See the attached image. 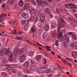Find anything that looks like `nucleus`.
<instances>
[{
    "label": "nucleus",
    "mask_w": 77,
    "mask_h": 77,
    "mask_svg": "<svg viewBox=\"0 0 77 77\" xmlns=\"http://www.w3.org/2000/svg\"><path fill=\"white\" fill-rule=\"evenodd\" d=\"M40 19L39 20V27L40 29H42L43 27L42 24V23H43L44 21L45 20V15L44 14H41L39 16Z\"/></svg>",
    "instance_id": "obj_1"
},
{
    "label": "nucleus",
    "mask_w": 77,
    "mask_h": 77,
    "mask_svg": "<svg viewBox=\"0 0 77 77\" xmlns=\"http://www.w3.org/2000/svg\"><path fill=\"white\" fill-rule=\"evenodd\" d=\"M6 55H8L9 58L8 59V60L10 62H13V54L12 53V51L9 50H8L5 54Z\"/></svg>",
    "instance_id": "obj_2"
},
{
    "label": "nucleus",
    "mask_w": 77,
    "mask_h": 77,
    "mask_svg": "<svg viewBox=\"0 0 77 77\" xmlns=\"http://www.w3.org/2000/svg\"><path fill=\"white\" fill-rule=\"evenodd\" d=\"M57 21L58 26H60L61 27H63L65 26L64 23H65V21H64L61 17H60V19L58 20Z\"/></svg>",
    "instance_id": "obj_3"
},
{
    "label": "nucleus",
    "mask_w": 77,
    "mask_h": 77,
    "mask_svg": "<svg viewBox=\"0 0 77 77\" xmlns=\"http://www.w3.org/2000/svg\"><path fill=\"white\" fill-rule=\"evenodd\" d=\"M15 50H16L14 52V53L15 56H17V54L20 55L22 54L24 51V50L23 49H21L20 51H19L18 50V49L17 48H16Z\"/></svg>",
    "instance_id": "obj_4"
},
{
    "label": "nucleus",
    "mask_w": 77,
    "mask_h": 77,
    "mask_svg": "<svg viewBox=\"0 0 77 77\" xmlns=\"http://www.w3.org/2000/svg\"><path fill=\"white\" fill-rule=\"evenodd\" d=\"M58 39L59 42H62L63 41V35H62V32H60L59 34Z\"/></svg>",
    "instance_id": "obj_5"
},
{
    "label": "nucleus",
    "mask_w": 77,
    "mask_h": 77,
    "mask_svg": "<svg viewBox=\"0 0 77 77\" xmlns=\"http://www.w3.org/2000/svg\"><path fill=\"white\" fill-rule=\"evenodd\" d=\"M48 68L47 67H40L39 68V73H40V74H42V71H44V70H46V69H48Z\"/></svg>",
    "instance_id": "obj_6"
},
{
    "label": "nucleus",
    "mask_w": 77,
    "mask_h": 77,
    "mask_svg": "<svg viewBox=\"0 0 77 77\" xmlns=\"http://www.w3.org/2000/svg\"><path fill=\"white\" fill-rule=\"evenodd\" d=\"M21 17H25V18L27 19L29 17V14H26V12H23V13L21 14Z\"/></svg>",
    "instance_id": "obj_7"
},
{
    "label": "nucleus",
    "mask_w": 77,
    "mask_h": 77,
    "mask_svg": "<svg viewBox=\"0 0 77 77\" xmlns=\"http://www.w3.org/2000/svg\"><path fill=\"white\" fill-rule=\"evenodd\" d=\"M6 66H8L6 67L5 69V70L7 71H11L12 69V67L9 66H10V65L7 64H6Z\"/></svg>",
    "instance_id": "obj_8"
},
{
    "label": "nucleus",
    "mask_w": 77,
    "mask_h": 77,
    "mask_svg": "<svg viewBox=\"0 0 77 77\" xmlns=\"http://www.w3.org/2000/svg\"><path fill=\"white\" fill-rule=\"evenodd\" d=\"M57 31L56 30L53 31L52 33V38H55L56 36V34H57Z\"/></svg>",
    "instance_id": "obj_9"
},
{
    "label": "nucleus",
    "mask_w": 77,
    "mask_h": 77,
    "mask_svg": "<svg viewBox=\"0 0 77 77\" xmlns=\"http://www.w3.org/2000/svg\"><path fill=\"white\" fill-rule=\"evenodd\" d=\"M44 28L45 31L47 32V31H48V30H49V29H50V26L48 24H46Z\"/></svg>",
    "instance_id": "obj_10"
},
{
    "label": "nucleus",
    "mask_w": 77,
    "mask_h": 77,
    "mask_svg": "<svg viewBox=\"0 0 77 77\" xmlns=\"http://www.w3.org/2000/svg\"><path fill=\"white\" fill-rule=\"evenodd\" d=\"M77 52L76 51H73L72 52V55L73 58H76L77 56Z\"/></svg>",
    "instance_id": "obj_11"
},
{
    "label": "nucleus",
    "mask_w": 77,
    "mask_h": 77,
    "mask_svg": "<svg viewBox=\"0 0 77 77\" xmlns=\"http://www.w3.org/2000/svg\"><path fill=\"white\" fill-rule=\"evenodd\" d=\"M36 27H35V26L34 25L31 28V32L32 33H33L34 32H36Z\"/></svg>",
    "instance_id": "obj_12"
},
{
    "label": "nucleus",
    "mask_w": 77,
    "mask_h": 77,
    "mask_svg": "<svg viewBox=\"0 0 77 77\" xmlns=\"http://www.w3.org/2000/svg\"><path fill=\"white\" fill-rule=\"evenodd\" d=\"M6 16H7V14L5 13H3L1 16H0V19L1 20H5V18H3V17H6Z\"/></svg>",
    "instance_id": "obj_13"
},
{
    "label": "nucleus",
    "mask_w": 77,
    "mask_h": 77,
    "mask_svg": "<svg viewBox=\"0 0 77 77\" xmlns=\"http://www.w3.org/2000/svg\"><path fill=\"white\" fill-rule=\"evenodd\" d=\"M68 20H69V21H70L75 23V19L73 17H68Z\"/></svg>",
    "instance_id": "obj_14"
},
{
    "label": "nucleus",
    "mask_w": 77,
    "mask_h": 77,
    "mask_svg": "<svg viewBox=\"0 0 77 77\" xmlns=\"http://www.w3.org/2000/svg\"><path fill=\"white\" fill-rule=\"evenodd\" d=\"M29 62L27 61L25 62L23 64V66L25 68H27L29 67Z\"/></svg>",
    "instance_id": "obj_15"
},
{
    "label": "nucleus",
    "mask_w": 77,
    "mask_h": 77,
    "mask_svg": "<svg viewBox=\"0 0 77 77\" xmlns=\"http://www.w3.org/2000/svg\"><path fill=\"white\" fill-rule=\"evenodd\" d=\"M45 11L49 15H50L51 14V11H50V10L49 9V8H45Z\"/></svg>",
    "instance_id": "obj_16"
},
{
    "label": "nucleus",
    "mask_w": 77,
    "mask_h": 77,
    "mask_svg": "<svg viewBox=\"0 0 77 77\" xmlns=\"http://www.w3.org/2000/svg\"><path fill=\"white\" fill-rule=\"evenodd\" d=\"M30 6V4L29 3H26V4L24 7V9H27L28 8H29V7Z\"/></svg>",
    "instance_id": "obj_17"
},
{
    "label": "nucleus",
    "mask_w": 77,
    "mask_h": 77,
    "mask_svg": "<svg viewBox=\"0 0 77 77\" xmlns=\"http://www.w3.org/2000/svg\"><path fill=\"white\" fill-rule=\"evenodd\" d=\"M19 5L20 6H23V5H24V2H23V1L22 0H20L19 1Z\"/></svg>",
    "instance_id": "obj_18"
},
{
    "label": "nucleus",
    "mask_w": 77,
    "mask_h": 77,
    "mask_svg": "<svg viewBox=\"0 0 77 77\" xmlns=\"http://www.w3.org/2000/svg\"><path fill=\"white\" fill-rule=\"evenodd\" d=\"M34 54V51H31L28 54V56L30 57H32Z\"/></svg>",
    "instance_id": "obj_19"
},
{
    "label": "nucleus",
    "mask_w": 77,
    "mask_h": 77,
    "mask_svg": "<svg viewBox=\"0 0 77 77\" xmlns=\"http://www.w3.org/2000/svg\"><path fill=\"white\" fill-rule=\"evenodd\" d=\"M38 67L36 66H31V69L34 70H36Z\"/></svg>",
    "instance_id": "obj_20"
},
{
    "label": "nucleus",
    "mask_w": 77,
    "mask_h": 77,
    "mask_svg": "<svg viewBox=\"0 0 77 77\" xmlns=\"http://www.w3.org/2000/svg\"><path fill=\"white\" fill-rule=\"evenodd\" d=\"M5 55V53L3 52V51L2 50L0 51V56H3Z\"/></svg>",
    "instance_id": "obj_21"
},
{
    "label": "nucleus",
    "mask_w": 77,
    "mask_h": 77,
    "mask_svg": "<svg viewBox=\"0 0 77 77\" xmlns=\"http://www.w3.org/2000/svg\"><path fill=\"white\" fill-rule=\"evenodd\" d=\"M16 30H17V29L15 28L14 29H13V31L14 32L12 31H11V32H12V33L13 34H14V35H17V31H16Z\"/></svg>",
    "instance_id": "obj_22"
},
{
    "label": "nucleus",
    "mask_w": 77,
    "mask_h": 77,
    "mask_svg": "<svg viewBox=\"0 0 77 77\" xmlns=\"http://www.w3.org/2000/svg\"><path fill=\"white\" fill-rule=\"evenodd\" d=\"M70 8H72V9H75V8H76V7H75V5L72 4H70Z\"/></svg>",
    "instance_id": "obj_23"
},
{
    "label": "nucleus",
    "mask_w": 77,
    "mask_h": 77,
    "mask_svg": "<svg viewBox=\"0 0 77 77\" xmlns=\"http://www.w3.org/2000/svg\"><path fill=\"white\" fill-rule=\"evenodd\" d=\"M77 44L75 42H74L71 45V47L72 48L74 47L77 45Z\"/></svg>",
    "instance_id": "obj_24"
},
{
    "label": "nucleus",
    "mask_w": 77,
    "mask_h": 77,
    "mask_svg": "<svg viewBox=\"0 0 77 77\" xmlns=\"http://www.w3.org/2000/svg\"><path fill=\"white\" fill-rule=\"evenodd\" d=\"M2 75L3 77H7V74H6V73L5 72H2Z\"/></svg>",
    "instance_id": "obj_25"
},
{
    "label": "nucleus",
    "mask_w": 77,
    "mask_h": 77,
    "mask_svg": "<svg viewBox=\"0 0 77 77\" xmlns=\"http://www.w3.org/2000/svg\"><path fill=\"white\" fill-rule=\"evenodd\" d=\"M13 3H14V2H12L11 0H9L8 2V5H9L12 4Z\"/></svg>",
    "instance_id": "obj_26"
},
{
    "label": "nucleus",
    "mask_w": 77,
    "mask_h": 77,
    "mask_svg": "<svg viewBox=\"0 0 77 77\" xmlns=\"http://www.w3.org/2000/svg\"><path fill=\"white\" fill-rule=\"evenodd\" d=\"M63 45L64 47H66L68 46V44H67V43H66V42H64L63 43Z\"/></svg>",
    "instance_id": "obj_27"
},
{
    "label": "nucleus",
    "mask_w": 77,
    "mask_h": 77,
    "mask_svg": "<svg viewBox=\"0 0 77 77\" xmlns=\"http://www.w3.org/2000/svg\"><path fill=\"white\" fill-rule=\"evenodd\" d=\"M25 59L24 58H21L20 57V62L23 63L24 62V60H25Z\"/></svg>",
    "instance_id": "obj_28"
},
{
    "label": "nucleus",
    "mask_w": 77,
    "mask_h": 77,
    "mask_svg": "<svg viewBox=\"0 0 77 77\" xmlns=\"http://www.w3.org/2000/svg\"><path fill=\"white\" fill-rule=\"evenodd\" d=\"M54 23H54V25H53L51 26V28L52 29H54L55 27H56V26H57L56 23L55 22H54Z\"/></svg>",
    "instance_id": "obj_29"
},
{
    "label": "nucleus",
    "mask_w": 77,
    "mask_h": 77,
    "mask_svg": "<svg viewBox=\"0 0 77 77\" xmlns=\"http://www.w3.org/2000/svg\"><path fill=\"white\" fill-rule=\"evenodd\" d=\"M43 3V0H41L39 1V5L40 6H42Z\"/></svg>",
    "instance_id": "obj_30"
},
{
    "label": "nucleus",
    "mask_w": 77,
    "mask_h": 77,
    "mask_svg": "<svg viewBox=\"0 0 77 77\" xmlns=\"http://www.w3.org/2000/svg\"><path fill=\"white\" fill-rule=\"evenodd\" d=\"M64 41H66L67 42H69V41H70V40L69 39V38H65L64 39Z\"/></svg>",
    "instance_id": "obj_31"
},
{
    "label": "nucleus",
    "mask_w": 77,
    "mask_h": 77,
    "mask_svg": "<svg viewBox=\"0 0 77 77\" xmlns=\"http://www.w3.org/2000/svg\"><path fill=\"white\" fill-rule=\"evenodd\" d=\"M46 33H47V32H44L42 36V38L44 39V38H46V35H47V34H46Z\"/></svg>",
    "instance_id": "obj_32"
},
{
    "label": "nucleus",
    "mask_w": 77,
    "mask_h": 77,
    "mask_svg": "<svg viewBox=\"0 0 77 77\" xmlns=\"http://www.w3.org/2000/svg\"><path fill=\"white\" fill-rule=\"evenodd\" d=\"M11 71L12 72H13L14 73H17V71H16V69H14L13 68V67L12 68V69H11Z\"/></svg>",
    "instance_id": "obj_33"
},
{
    "label": "nucleus",
    "mask_w": 77,
    "mask_h": 77,
    "mask_svg": "<svg viewBox=\"0 0 77 77\" xmlns=\"http://www.w3.org/2000/svg\"><path fill=\"white\" fill-rule=\"evenodd\" d=\"M31 2L33 5H36V2L34 0H32L31 1Z\"/></svg>",
    "instance_id": "obj_34"
},
{
    "label": "nucleus",
    "mask_w": 77,
    "mask_h": 77,
    "mask_svg": "<svg viewBox=\"0 0 77 77\" xmlns=\"http://www.w3.org/2000/svg\"><path fill=\"white\" fill-rule=\"evenodd\" d=\"M55 45L56 46H58L59 45V41L57 40H56V42H55Z\"/></svg>",
    "instance_id": "obj_35"
},
{
    "label": "nucleus",
    "mask_w": 77,
    "mask_h": 77,
    "mask_svg": "<svg viewBox=\"0 0 77 77\" xmlns=\"http://www.w3.org/2000/svg\"><path fill=\"white\" fill-rule=\"evenodd\" d=\"M20 23L22 24H24L26 23V21L24 20H22Z\"/></svg>",
    "instance_id": "obj_36"
},
{
    "label": "nucleus",
    "mask_w": 77,
    "mask_h": 77,
    "mask_svg": "<svg viewBox=\"0 0 77 77\" xmlns=\"http://www.w3.org/2000/svg\"><path fill=\"white\" fill-rule=\"evenodd\" d=\"M56 12L57 14H60V10L58 8L56 9Z\"/></svg>",
    "instance_id": "obj_37"
},
{
    "label": "nucleus",
    "mask_w": 77,
    "mask_h": 77,
    "mask_svg": "<svg viewBox=\"0 0 77 77\" xmlns=\"http://www.w3.org/2000/svg\"><path fill=\"white\" fill-rule=\"evenodd\" d=\"M21 58H23L24 59H26V55H22L20 57Z\"/></svg>",
    "instance_id": "obj_38"
},
{
    "label": "nucleus",
    "mask_w": 77,
    "mask_h": 77,
    "mask_svg": "<svg viewBox=\"0 0 77 77\" xmlns=\"http://www.w3.org/2000/svg\"><path fill=\"white\" fill-rule=\"evenodd\" d=\"M6 4L5 3L2 2V8H5V5Z\"/></svg>",
    "instance_id": "obj_39"
},
{
    "label": "nucleus",
    "mask_w": 77,
    "mask_h": 77,
    "mask_svg": "<svg viewBox=\"0 0 77 77\" xmlns=\"http://www.w3.org/2000/svg\"><path fill=\"white\" fill-rule=\"evenodd\" d=\"M34 20L35 22H36L37 21V20H38V18H37L36 17H34Z\"/></svg>",
    "instance_id": "obj_40"
},
{
    "label": "nucleus",
    "mask_w": 77,
    "mask_h": 77,
    "mask_svg": "<svg viewBox=\"0 0 77 77\" xmlns=\"http://www.w3.org/2000/svg\"><path fill=\"white\" fill-rule=\"evenodd\" d=\"M35 60L37 61H38L39 60V55H37L36 57L35 58Z\"/></svg>",
    "instance_id": "obj_41"
},
{
    "label": "nucleus",
    "mask_w": 77,
    "mask_h": 77,
    "mask_svg": "<svg viewBox=\"0 0 77 77\" xmlns=\"http://www.w3.org/2000/svg\"><path fill=\"white\" fill-rule=\"evenodd\" d=\"M43 4L44 5H48V3H47V2L46 1H44L43 2Z\"/></svg>",
    "instance_id": "obj_42"
},
{
    "label": "nucleus",
    "mask_w": 77,
    "mask_h": 77,
    "mask_svg": "<svg viewBox=\"0 0 77 77\" xmlns=\"http://www.w3.org/2000/svg\"><path fill=\"white\" fill-rule=\"evenodd\" d=\"M34 21V17H31L30 19L31 22H33Z\"/></svg>",
    "instance_id": "obj_43"
},
{
    "label": "nucleus",
    "mask_w": 77,
    "mask_h": 77,
    "mask_svg": "<svg viewBox=\"0 0 77 77\" xmlns=\"http://www.w3.org/2000/svg\"><path fill=\"white\" fill-rule=\"evenodd\" d=\"M31 12H36V9H31Z\"/></svg>",
    "instance_id": "obj_44"
},
{
    "label": "nucleus",
    "mask_w": 77,
    "mask_h": 77,
    "mask_svg": "<svg viewBox=\"0 0 77 77\" xmlns=\"http://www.w3.org/2000/svg\"><path fill=\"white\" fill-rule=\"evenodd\" d=\"M43 60L45 62V63H44L45 65L46 64V63H47V60H46V58H44Z\"/></svg>",
    "instance_id": "obj_45"
},
{
    "label": "nucleus",
    "mask_w": 77,
    "mask_h": 77,
    "mask_svg": "<svg viewBox=\"0 0 77 77\" xmlns=\"http://www.w3.org/2000/svg\"><path fill=\"white\" fill-rule=\"evenodd\" d=\"M45 72L48 73H50V70H46L45 71Z\"/></svg>",
    "instance_id": "obj_46"
},
{
    "label": "nucleus",
    "mask_w": 77,
    "mask_h": 77,
    "mask_svg": "<svg viewBox=\"0 0 77 77\" xmlns=\"http://www.w3.org/2000/svg\"><path fill=\"white\" fill-rule=\"evenodd\" d=\"M8 61L6 60H4L2 61V63H6V62H7Z\"/></svg>",
    "instance_id": "obj_47"
},
{
    "label": "nucleus",
    "mask_w": 77,
    "mask_h": 77,
    "mask_svg": "<svg viewBox=\"0 0 77 77\" xmlns=\"http://www.w3.org/2000/svg\"><path fill=\"white\" fill-rule=\"evenodd\" d=\"M65 6H67V7H68V6H70V4H65Z\"/></svg>",
    "instance_id": "obj_48"
},
{
    "label": "nucleus",
    "mask_w": 77,
    "mask_h": 77,
    "mask_svg": "<svg viewBox=\"0 0 77 77\" xmlns=\"http://www.w3.org/2000/svg\"><path fill=\"white\" fill-rule=\"evenodd\" d=\"M24 29L25 30H27L28 29V26H25Z\"/></svg>",
    "instance_id": "obj_49"
},
{
    "label": "nucleus",
    "mask_w": 77,
    "mask_h": 77,
    "mask_svg": "<svg viewBox=\"0 0 77 77\" xmlns=\"http://www.w3.org/2000/svg\"><path fill=\"white\" fill-rule=\"evenodd\" d=\"M34 45H35V46H36L37 47H39V43H37L36 45L34 44Z\"/></svg>",
    "instance_id": "obj_50"
},
{
    "label": "nucleus",
    "mask_w": 77,
    "mask_h": 77,
    "mask_svg": "<svg viewBox=\"0 0 77 77\" xmlns=\"http://www.w3.org/2000/svg\"><path fill=\"white\" fill-rule=\"evenodd\" d=\"M67 65H69V66H70V67H71V66H72V65H71V63H67Z\"/></svg>",
    "instance_id": "obj_51"
},
{
    "label": "nucleus",
    "mask_w": 77,
    "mask_h": 77,
    "mask_svg": "<svg viewBox=\"0 0 77 77\" xmlns=\"http://www.w3.org/2000/svg\"><path fill=\"white\" fill-rule=\"evenodd\" d=\"M31 63H32V64H34V63H35V62H34V61L32 60H31Z\"/></svg>",
    "instance_id": "obj_52"
},
{
    "label": "nucleus",
    "mask_w": 77,
    "mask_h": 77,
    "mask_svg": "<svg viewBox=\"0 0 77 77\" xmlns=\"http://www.w3.org/2000/svg\"><path fill=\"white\" fill-rule=\"evenodd\" d=\"M17 37H18V38H16V39H21V37H19L18 36H17Z\"/></svg>",
    "instance_id": "obj_53"
},
{
    "label": "nucleus",
    "mask_w": 77,
    "mask_h": 77,
    "mask_svg": "<svg viewBox=\"0 0 77 77\" xmlns=\"http://www.w3.org/2000/svg\"><path fill=\"white\" fill-rule=\"evenodd\" d=\"M74 16H75V17L76 18H77V14H75Z\"/></svg>",
    "instance_id": "obj_54"
},
{
    "label": "nucleus",
    "mask_w": 77,
    "mask_h": 77,
    "mask_svg": "<svg viewBox=\"0 0 77 77\" xmlns=\"http://www.w3.org/2000/svg\"><path fill=\"white\" fill-rule=\"evenodd\" d=\"M41 58H42V55H39V59H41Z\"/></svg>",
    "instance_id": "obj_55"
},
{
    "label": "nucleus",
    "mask_w": 77,
    "mask_h": 77,
    "mask_svg": "<svg viewBox=\"0 0 77 77\" xmlns=\"http://www.w3.org/2000/svg\"><path fill=\"white\" fill-rule=\"evenodd\" d=\"M27 41L28 42H29V44H32V42H30L29 40H27Z\"/></svg>",
    "instance_id": "obj_56"
},
{
    "label": "nucleus",
    "mask_w": 77,
    "mask_h": 77,
    "mask_svg": "<svg viewBox=\"0 0 77 77\" xmlns=\"http://www.w3.org/2000/svg\"><path fill=\"white\" fill-rule=\"evenodd\" d=\"M22 77H28V76L26 75H24L22 76Z\"/></svg>",
    "instance_id": "obj_57"
},
{
    "label": "nucleus",
    "mask_w": 77,
    "mask_h": 77,
    "mask_svg": "<svg viewBox=\"0 0 77 77\" xmlns=\"http://www.w3.org/2000/svg\"><path fill=\"white\" fill-rule=\"evenodd\" d=\"M46 50H48V51H52V50H51V49H50L48 48H46Z\"/></svg>",
    "instance_id": "obj_58"
},
{
    "label": "nucleus",
    "mask_w": 77,
    "mask_h": 77,
    "mask_svg": "<svg viewBox=\"0 0 77 77\" xmlns=\"http://www.w3.org/2000/svg\"><path fill=\"white\" fill-rule=\"evenodd\" d=\"M60 29L59 27H58L57 29L58 32H59V31H60Z\"/></svg>",
    "instance_id": "obj_59"
},
{
    "label": "nucleus",
    "mask_w": 77,
    "mask_h": 77,
    "mask_svg": "<svg viewBox=\"0 0 77 77\" xmlns=\"http://www.w3.org/2000/svg\"><path fill=\"white\" fill-rule=\"evenodd\" d=\"M72 33H73V32H69L68 34H69V35H72Z\"/></svg>",
    "instance_id": "obj_60"
},
{
    "label": "nucleus",
    "mask_w": 77,
    "mask_h": 77,
    "mask_svg": "<svg viewBox=\"0 0 77 77\" xmlns=\"http://www.w3.org/2000/svg\"><path fill=\"white\" fill-rule=\"evenodd\" d=\"M48 2H49V3H51V2H52V0H48Z\"/></svg>",
    "instance_id": "obj_61"
},
{
    "label": "nucleus",
    "mask_w": 77,
    "mask_h": 77,
    "mask_svg": "<svg viewBox=\"0 0 77 77\" xmlns=\"http://www.w3.org/2000/svg\"><path fill=\"white\" fill-rule=\"evenodd\" d=\"M51 53H52V54H55V53L54 52H51Z\"/></svg>",
    "instance_id": "obj_62"
},
{
    "label": "nucleus",
    "mask_w": 77,
    "mask_h": 77,
    "mask_svg": "<svg viewBox=\"0 0 77 77\" xmlns=\"http://www.w3.org/2000/svg\"><path fill=\"white\" fill-rule=\"evenodd\" d=\"M62 61H63V62H64L65 63H66V60H62Z\"/></svg>",
    "instance_id": "obj_63"
},
{
    "label": "nucleus",
    "mask_w": 77,
    "mask_h": 77,
    "mask_svg": "<svg viewBox=\"0 0 77 77\" xmlns=\"http://www.w3.org/2000/svg\"><path fill=\"white\" fill-rule=\"evenodd\" d=\"M50 17H51V18H53V15H52V14L51 15H50Z\"/></svg>",
    "instance_id": "obj_64"
}]
</instances>
